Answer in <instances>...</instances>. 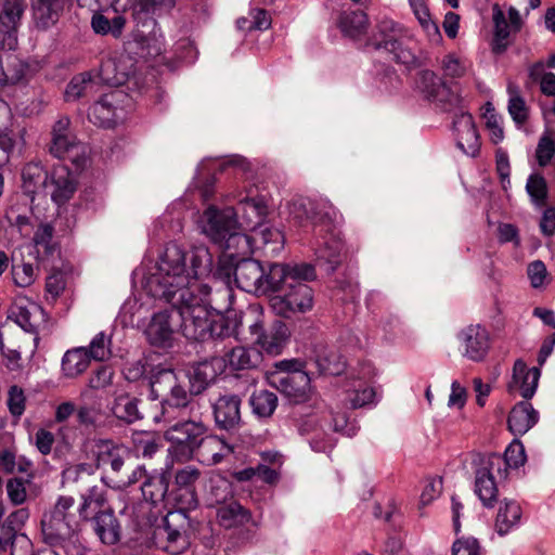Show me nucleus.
I'll use <instances>...</instances> for the list:
<instances>
[{
  "mask_svg": "<svg viewBox=\"0 0 555 555\" xmlns=\"http://www.w3.org/2000/svg\"><path fill=\"white\" fill-rule=\"evenodd\" d=\"M404 30L393 21H383L377 26V33L372 37L371 44L376 49H385L395 54L401 61L398 52L404 39Z\"/></svg>",
  "mask_w": 555,
  "mask_h": 555,
  "instance_id": "18",
  "label": "nucleus"
},
{
  "mask_svg": "<svg viewBox=\"0 0 555 555\" xmlns=\"http://www.w3.org/2000/svg\"><path fill=\"white\" fill-rule=\"evenodd\" d=\"M527 275L533 288H542L550 282L548 271L541 260H534L528 264Z\"/></svg>",
  "mask_w": 555,
  "mask_h": 555,
  "instance_id": "54",
  "label": "nucleus"
},
{
  "mask_svg": "<svg viewBox=\"0 0 555 555\" xmlns=\"http://www.w3.org/2000/svg\"><path fill=\"white\" fill-rule=\"evenodd\" d=\"M241 400L237 396H222L215 406L214 413L217 424L224 428H233L241 420L240 414Z\"/></svg>",
  "mask_w": 555,
  "mask_h": 555,
  "instance_id": "27",
  "label": "nucleus"
},
{
  "mask_svg": "<svg viewBox=\"0 0 555 555\" xmlns=\"http://www.w3.org/2000/svg\"><path fill=\"white\" fill-rule=\"evenodd\" d=\"M495 168L503 188L506 189V184H509L511 165L507 153L502 149L495 152Z\"/></svg>",
  "mask_w": 555,
  "mask_h": 555,
  "instance_id": "62",
  "label": "nucleus"
},
{
  "mask_svg": "<svg viewBox=\"0 0 555 555\" xmlns=\"http://www.w3.org/2000/svg\"><path fill=\"white\" fill-rule=\"evenodd\" d=\"M238 210L244 228L251 230L262 223L267 215V205L261 198H247L240 202Z\"/></svg>",
  "mask_w": 555,
  "mask_h": 555,
  "instance_id": "37",
  "label": "nucleus"
},
{
  "mask_svg": "<svg viewBox=\"0 0 555 555\" xmlns=\"http://www.w3.org/2000/svg\"><path fill=\"white\" fill-rule=\"evenodd\" d=\"M93 530L105 545H114L120 540V528L114 512L102 514L91 520Z\"/></svg>",
  "mask_w": 555,
  "mask_h": 555,
  "instance_id": "33",
  "label": "nucleus"
},
{
  "mask_svg": "<svg viewBox=\"0 0 555 555\" xmlns=\"http://www.w3.org/2000/svg\"><path fill=\"white\" fill-rule=\"evenodd\" d=\"M49 175L40 163L30 162L22 170L23 189L27 194H35L40 185H47Z\"/></svg>",
  "mask_w": 555,
  "mask_h": 555,
  "instance_id": "42",
  "label": "nucleus"
},
{
  "mask_svg": "<svg viewBox=\"0 0 555 555\" xmlns=\"http://www.w3.org/2000/svg\"><path fill=\"white\" fill-rule=\"evenodd\" d=\"M7 403L11 415L20 418L26 409V396L23 388L17 385L11 386L8 391Z\"/></svg>",
  "mask_w": 555,
  "mask_h": 555,
  "instance_id": "53",
  "label": "nucleus"
},
{
  "mask_svg": "<svg viewBox=\"0 0 555 555\" xmlns=\"http://www.w3.org/2000/svg\"><path fill=\"white\" fill-rule=\"evenodd\" d=\"M279 289L281 293L272 295L269 299V305L276 314L289 318L312 309L313 291L306 283L279 284Z\"/></svg>",
  "mask_w": 555,
  "mask_h": 555,
  "instance_id": "7",
  "label": "nucleus"
},
{
  "mask_svg": "<svg viewBox=\"0 0 555 555\" xmlns=\"http://www.w3.org/2000/svg\"><path fill=\"white\" fill-rule=\"evenodd\" d=\"M481 455L486 457L488 461H494V459H500L501 461H503L504 466H502V474L504 476H508L509 469L518 468L526 462L525 448L522 443L519 441H513L506 448L503 455L499 453H487Z\"/></svg>",
  "mask_w": 555,
  "mask_h": 555,
  "instance_id": "38",
  "label": "nucleus"
},
{
  "mask_svg": "<svg viewBox=\"0 0 555 555\" xmlns=\"http://www.w3.org/2000/svg\"><path fill=\"white\" fill-rule=\"evenodd\" d=\"M287 339V327L284 323L278 322L268 332L262 333L257 338V344L270 354H279L281 353L284 344Z\"/></svg>",
  "mask_w": 555,
  "mask_h": 555,
  "instance_id": "39",
  "label": "nucleus"
},
{
  "mask_svg": "<svg viewBox=\"0 0 555 555\" xmlns=\"http://www.w3.org/2000/svg\"><path fill=\"white\" fill-rule=\"evenodd\" d=\"M498 238L500 243H513L520 246L519 230L512 223H500L498 227Z\"/></svg>",
  "mask_w": 555,
  "mask_h": 555,
  "instance_id": "64",
  "label": "nucleus"
},
{
  "mask_svg": "<svg viewBox=\"0 0 555 555\" xmlns=\"http://www.w3.org/2000/svg\"><path fill=\"white\" fill-rule=\"evenodd\" d=\"M263 271L259 262L243 260L235 264L234 281L245 292H256L260 287Z\"/></svg>",
  "mask_w": 555,
  "mask_h": 555,
  "instance_id": "23",
  "label": "nucleus"
},
{
  "mask_svg": "<svg viewBox=\"0 0 555 555\" xmlns=\"http://www.w3.org/2000/svg\"><path fill=\"white\" fill-rule=\"evenodd\" d=\"M87 349L89 353V360L93 359L95 361H104L111 354V350L106 344V337L104 333H99L95 335Z\"/></svg>",
  "mask_w": 555,
  "mask_h": 555,
  "instance_id": "58",
  "label": "nucleus"
},
{
  "mask_svg": "<svg viewBox=\"0 0 555 555\" xmlns=\"http://www.w3.org/2000/svg\"><path fill=\"white\" fill-rule=\"evenodd\" d=\"M26 9L24 0H5L0 10V23L9 30L15 31Z\"/></svg>",
  "mask_w": 555,
  "mask_h": 555,
  "instance_id": "43",
  "label": "nucleus"
},
{
  "mask_svg": "<svg viewBox=\"0 0 555 555\" xmlns=\"http://www.w3.org/2000/svg\"><path fill=\"white\" fill-rule=\"evenodd\" d=\"M92 87V80L89 74L82 73L73 77L68 83L65 96L67 101L77 100L87 94V90Z\"/></svg>",
  "mask_w": 555,
  "mask_h": 555,
  "instance_id": "52",
  "label": "nucleus"
},
{
  "mask_svg": "<svg viewBox=\"0 0 555 555\" xmlns=\"http://www.w3.org/2000/svg\"><path fill=\"white\" fill-rule=\"evenodd\" d=\"M168 479L164 474L150 476L142 485L143 496L152 503L163 501L168 491Z\"/></svg>",
  "mask_w": 555,
  "mask_h": 555,
  "instance_id": "46",
  "label": "nucleus"
},
{
  "mask_svg": "<svg viewBox=\"0 0 555 555\" xmlns=\"http://www.w3.org/2000/svg\"><path fill=\"white\" fill-rule=\"evenodd\" d=\"M206 425L201 418L178 422L165 431V438L171 443L170 454L180 463L188 462L194 456L195 448L206 434Z\"/></svg>",
  "mask_w": 555,
  "mask_h": 555,
  "instance_id": "3",
  "label": "nucleus"
},
{
  "mask_svg": "<svg viewBox=\"0 0 555 555\" xmlns=\"http://www.w3.org/2000/svg\"><path fill=\"white\" fill-rule=\"evenodd\" d=\"M253 412L259 417H270L278 406V397L274 392L261 389L253 393L250 398Z\"/></svg>",
  "mask_w": 555,
  "mask_h": 555,
  "instance_id": "44",
  "label": "nucleus"
},
{
  "mask_svg": "<svg viewBox=\"0 0 555 555\" xmlns=\"http://www.w3.org/2000/svg\"><path fill=\"white\" fill-rule=\"evenodd\" d=\"M526 191L532 203L537 206H545L548 196L546 179L541 172L531 173L526 183Z\"/></svg>",
  "mask_w": 555,
  "mask_h": 555,
  "instance_id": "47",
  "label": "nucleus"
},
{
  "mask_svg": "<svg viewBox=\"0 0 555 555\" xmlns=\"http://www.w3.org/2000/svg\"><path fill=\"white\" fill-rule=\"evenodd\" d=\"M63 11L62 0H34L33 14L39 27L47 28L54 25Z\"/></svg>",
  "mask_w": 555,
  "mask_h": 555,
  "instance_id": "32",
  "label": "nucleus"
},
{
  "mask_svg": "<svg viewBox=\"0 0 555 555\" xmlns=\"http://www.w3.org/2000/svg\"><path fill=\"white\" fill-rule=\"evenodd\" d=\"M503 461H488L478 455L475 467L474 491L486 508H493L499 501V483L507 478L502 474Z\"/></svg>",
  "mask_w": 555,
  "mask_h": 555,
  "instance_id": "6",
  "label": "nucleus"
},
{
  "mask_svg": "<svg viewBox=\"0 0 555 555\" xmlns=\"http://www.w3.org/2000/svg\"><path fill=\"white\" fill-rule=\"evenodd\" d=\"M54 229L51 224H40L35 232L34 242L38 251L46 256H53L59 251V245L53 241Z\"/></svg>",
  "mask_w": 555,
  "mask_h": 555,
  "instance_id": "50",
  "label": "nucleus"
},
{
  "mask_svg": "<svg viewBox=\"0 0 555 555\" xmlns=\"http://www.w3.org/2000/svg\"><path fill=\"white\" fill-rule=\"evenodd\" d=\"M78 508L79 516L85 521H90L102 514L114 512L108 504L107 491L104 487L93 486L81 496Z\"/></svg>",
  "mask_w": 555,
  "mask_h": 555,
  "instance_id": "19",
  "label": "nucleus"
},
{
  "mask_svg": "<svg viewBox=\"0 0 555 555\" xmlns=\"http://www.w3.org/2000/svg\"><path fill=\"white\" fill-rule=\"evenodd\" d=\"M176 0H137L130 7L132 15L137 20L147 16L160 15L173 9Z\"/></svg>",
  "mask_w": 555,
  "mask_h": 555,
  "instance_id": "40",
  "label": "nucleus"
},
{
  "mask_svg": "<svg viewBox=\"0 0 555 555\" xmlns=\"http://www.w3.org/2000/svg\"><path fill=\"white\" fill-rule=\"evenodd\" d=\"M280 390L293 402L298 403L307 399L308 375L300 370L288 371L279 379Z\"/></svg>",
  "mask_w": 555,
  "mask_h": 555,
  "instance_id": "28",
  "label": "nucleus"
},
{
  "mask_svg": "<svg viewBox=\"0 0 555 555\" xmlns=\"http://www.w3.org/2000/svg\"><path fill=\"white\" fill-rule=\"evenodd\" d=\"M78 185L76 175L68 167L61 164L53 166L49 173L47 188L54 204L57 206L66 205L76 194Z\"/></svg>",
  "mask_w": 555,
  "mask_h": 555,
  "instance_id": "10",
  "label": "nucleus"
},
{
  "mask_svg": "<svg viewBox=\"0 0 555 555\" xmlns=\"http://www.w3.org/2000/svg\"><path fill=\"white\" fill-rule=\"evenodd\" d=\"M201 470L194 466H185L177 470L175 482L179 489H184L188 493L185 501L180 502L181 508L194 509L197 506L195 483L201 478Z\"/></svg>",
  "mask_w": 555,
  "mask_h": 555,
  "instance_id": "29",
  "label": "nucleus"
},
{
  "mask_svg": "<svg viewBox=\"0 0 555 555\" xmlns=\"http://www.w3.org/2000/svg\"><path fill=\"white\" fill-rule=\"evenodd\" d=\"M341 400L348 409H360L374 402L375 390L360 378L347 380L341 391Z\"/></svg>",
  "mask_w": 555,
  "mask_h": 555,
  "instance_id": "21",
  "label": "nucleus"
},
{
  "mask_svg": "<svg viewBox=\"0 0 555 555\" xmlns=\"http://www.w3.org/2000/svg\"><path fill=\"white\" fill-rule=\"evenodd\" d=\"M205 223L203 225L204 233L214 242L221 243L227 240V248L232 245L244 244L249 246V237L246 234L237 233L236 214L232 208L218 209L209 206L204 211Z\"/></svg>",
  "mask_w": 555,
  "mask_h": 555,
  "instance_id": "5",
  "label": "nucleus"
},
{
  "mask_svg": "<svg viewBox=\"0 0 555 555\" xmlns=\"http://www.w3.org/2000/svg\"><path fill=\"white\" fill-rule=\"evenodd\" d=\"M522 516V508L515 500H504L495 517V529L503 535L518 526Z\"/></svg>",
  "mask_w": 555,
  "mask_h": 555,
  "instance_id": "30",
  "label": "nucleus"
},
{
  "mask_svg": "<svg viewBox=\"0 0 555 555\" xmlns=\"http://www.w3.org/2000/svg\"><path fill=\"white\" fill-rule=\"evenodd\" d=\"M481 118L483 119L485 127L489 132L490 141L493 144L500 143L504 139L502 117L495 112L490 102L482 106Z\"/></svg>",
  "mask_w": 555,
  "mask_h": 555,
  "instance_id": "45",
  "label": "nucleus"
},
{
  "mask_svg": "<svg viewBox=\"0 0 555 555\" xmlns=\"http://www.w3.org/2000/svg\"><path fill=\"white\" fill-rule=\"evenodd\" d=\"M414 14L420 22L421 26L427 33H434L440 35L439 27L435 21H433L429 9L423 0H418L413 3Z\"/></svg>",
  "mask_w": 555,
  "mask_h": 555,
  "instance_id": "56",
  "label": "nucleus"
},
{
  "mask_svg": "<svg viewBox=\"0 0 555 555\" xmlns=\"http://www.w3.org/2000/svg\"><path fill=\"white\" fill-rule=\"evenodd\" d=\"M90 365L88 349L85 347L68 350L62 360V371L69 378L82 374Z\"/></svg>",
  "mask_w": 555,
  "mask_h": 555,
  "instance_id": "36",
  "label": "nucleus"
},
{
  "mask_svg": "<svg viewBox=\"0 0 555 555\" xmlns=\"http://www.w3.org/2000/svg\"><path fill=\"white\" fill-rule=\"evenodd\" d=\"M7 492L14 505L23 504L27 499L26 486L21 478H11L7 482Z\"/></svg>",
  "mask_w": 555,
  "mask_h": 555,
  "instance_id": "61",
  "label": "nucleus"
},
{
  "mask_svg": "<svg viewBox=\"0 0 555 555\" xmlns=\"http://www.w3.org/2000/svg\"><path fill=\"white\" fill-rule=\"evenodd\" d=\"M210 272V259L206 250L191 256V269L185 268V253L177 245H169L159 263V273L153 275L147 287L152 296H170L177 289H188L203 295L210 294L202 278Z\"/></svg>",
  "mask_w": 555,
  "mask_h": 555,
  "instance_id": "1",
  "label": "nucleus"
},
{
  "mask_svg": "<svg viewBox=\"0 0 555 555\" xmlns=\"http://www.w3.org/2000/svg\"><path fill=\"white\" fill-rule=\"evenodd\" d=\"M49 153L59 159H70L76 169H82L87 164V147L70 129V119L61 117L51 130Z\"/></svg>",
  "mask_w": 555,
  "mask_h": 555,
  "instance_id": "4",
  "label": "nucleus"
},
{
  "mask_svg": "<svg viewBox=\"0 0 555 555\" xmlns=\"http://www.w3.org/2000/svg\"><path fill=\"white\" fill-rule=\"evenodd\" d=\"M461 340L464 347V357L474 361H483L491 349L490 332L480 324H472L461 333Z\"/></svg>",
  "mask_w": 555,
  "mask_h": 555,
  "instance_id": "11",
  "label": "nucleus"
},
{
  "mask_svg": "<svg viewBox=\"0 0 555 555\" xmlns=\"http://www.w3.org/2000/svg\"><path fill=\"white\" fill-rule=\"evenodd\" d=\"M534 158L540 168L551 167L555 179V130L546 129L539 139Z\"/></svg>",
  "mask_w": 555,
  "mask_h": 555,
  "instance_id": "35",
  "label": "nucleus"
},
{
  "mask_svg": "<svg viewBox=\"0 0 555 555\" xmlns=\"http://www.w3.org/2000/svg\"><path fill=\"white\" fill-rule=\"evenodd\" d=\"M250 517L249 511L236 501L223 503L217 509L218 522L224 528L244 525L250 520Z\"/></svg>",
  "mask_w": 555,
  "mask_h": 555,
  "instance_id": "34",
  "label": "nucleus"
},
{
  "mask_svg": "<svg viewBox=\"0 0 555 555\" xmlns=\"http://www.w3.org/2000/svg\"><path fill=\"white\" fill-rule=\"evenodd\" d=\"M113 414L127 423H133L140 418L137 399L129 395L118 396L112 406Z\"/></svg>",
  "mask_w": 555,
  "mask_h": 555,
  "instance_id": "48",
  "label": "nucleus"
},
{
  "mask_svg": "<svg viewBox=\"0 0 555 555\" xmlns=\"http://www.w3.org/2000/svg\"><path fill=\"white\" fill-rule=\"evenodd\" d=\"M540 378L538 367H528L527 363L517 359L513 365L512 380L508 383L511 393H519L525 399H530L534 395Z\"/></svg>",
  "mask_w": 555,
  "mask_h": 555,
  "instance_id": "13",
  "label": "nucleus"
},
{
  "mask_svg": "<svg viewBox=\"0 0 555 555\" xmlns=\"http://www.w3.org/2000/svg\"><path fill=\"white\" fill-rule=\"evenodd\" d=\"M492 20L494 23L492 51L500 54L509 46L511 36L520 30L522 21L515 8H509L506 15L499 4L492 7Z\"/></svg>",
  "mask_w": 555,
  "mask_h": 555,
  "instance_id": "9",
  "label": "nucleus"
},
{
  "mask_svg": "<svg viewBox=\"0 0 555 555\" xmlns=\"http://www.w3.org/2000/svg\"><path fill=\"white\" fill-rule=\"evenodd\" d=\"M538 412L529 402H519L513 406L507 418L508 429L514 435H524L538 422Z\"/></svg>",
  "mask_w": 555,
  "mask_h": 555,
  "instance_id": "26",
  "label": "nucleus"
},
{
  "mask_svg": "<svg viewBox=\"0 0 555 555\" xmlns=\"http://www.w3.org/2000/svg\"><path fill=\"white\" fill-rule=\"evenodd\" d=\"M233 452V448L222 438L209 435L201 438L194 456L205 465H216Z\"/></svg>",
  "mask_w": 555,
  "mask_h": 555,
  "instance_id": "17",
  "label": "nucleus"
},
{
  "mask_svg": "<svg viewBox=\"0 0 555 555\" xmlns=\"http://www.w3.org/2000/svg\"><path fill=\"white\" fill-rule=\"evenodd\" d=\"M95 448L98 467L109 466L113 472L119 473L129 451L112 440H100Z\"/></svg>",
  "mask_w": 555,
  "mask_h": 555,
  "instance_id": "22",
  "label": "nucleus"
},
{
  "mask_svg": "<svg viewBox=\"0 0 555 555\" xmlns=\"http://www.w3.org/2000/svg\"><path fill=\"white\" fill-rule=\"evenodd\" d=\"M126 26V18L121 15H116L113 20H108L102 13H94L91 18V27L93 31L101 36L112 35L114 38H119Z\"/></svg>",
  "mask_w": 555,
  "mask_h": 555,
  "instance_id": "41",
  "label": "nucleus"
},
{
  "mask_svg": "<svg viewBox=\"0 0 555 555\" xmlns=\"http://www.w3.org/2000/svg\"><path fill=\"white\" fill-rule=\"evenodd\" d=\"M315 279V269L308 263L296 266L274 264L271 267L267 276L268 283L272 289L279 288V284L298 283L304 281H312Z\"/></svg>",
  "mask_w": 555,
  "mask_h": 555,
  "instance_id": "15",
  "label": "nucleus"
},
{
  "mask_svg": "<svg viewBox=\"0 0 555 555\" xmlns=\"http://www.w3.org/2000/svg\"><path fill=\"white\" fill-rule=\"evenodd\" d=\"M322 361L323 363H321V366L323 371L330 375H339L346 367V361L344 358L335 352H331Z\"/></svg>",
  "mask_w": 555,
  "mask_h": 555,
  "instance_id": "63",
  "label": "nucleus"
},
{
  "mask_svg": "<svg viewBox=\"0 0 555 555\" xmlns=\"http://www.w3.org/2000/svg\"><path fill=\"white\" fill-rule=\"evenodd\" d=\"M66 288V276L60 270H53L46 280V293L55 301Z\"/></svg>",
  "mask_w": 555,
  "mask_h": 555,
  "instance_id": "55",
  "label": "nucleus"
},
{
  "mask_svg": "<svg viewBox=\"0 0 555 555\" xmlns=\"http://www.w3.org/2000/svg\"><path fill=\"white\" fill-rule=\"evenodd\" d=\"M120 95L117 91L104 94L90 107L89 120L99 127H111L115 121V104Z\"/></svg>",
  "mask_w": 555,
  "mask_h": 555,
  "instance_id": "25",
  "label": "nucleus"
},
{
  "mask_svg": "<svg viewBox=\"0 0 555 555\" xmlns=\"http://www.w3.org/2000/svg\"><path fill=\"white\" fill-rule=\"evenodd\" d=\"M442 491V479L439 477H430L424 481L421 493V503L427 505L437 499Z\"/></svg>",
  "mask_w": 555,
  "mask_h": 555,
  "instance_id": "60",
  "label": "nucleus"
},
{
  "mask_svg": "<svg viewBox=\"0 0 555 555\" xmlns=\"http://www.w3.org/2000/svg\"><path fill=\"white\" fill-rule=\"evenodd\" d=\"M209 295L188 289L172 292L168 296H154L164 299L176 308L181 317L182 334L191 340H205L228 335L229 326L223 315L209 307Z\"/></svg>",
  "mask_w": 555,
  "mask_h": 555,
  "instance_id": "2",
  "label": "nucleus"
},
{
  "mask_svg": "<svg viewBox=\"0 0 555 555\" xmlns=\"http://www.w3.org/2000/svg\"><path fill=\"white\" fill-rule=\"evenodd\" d=\"M337 27L344 36L357 40L366 35L370 18L362 10L344 11L338 17Z\"/></svg>",
  "mask_w": 555,
  "mask_h": 555,
  "instance_id": "24",
  "label": "nucleus"
},
{
  "mask_svg": "<svg viewBox=\"0 0 555 555\" xmlns=\"http://www.w3.org/2000/svg\"><path fill=\"white\" fill-rule=\"evenodd\" d=\"M29 517L27 508H18L12 512L5 522L1 526L0 531L7 534V540H15L16 532L22 529Z\"/></svg>",
  "mask_w": 555,
  "mask_h": 555,
  "instance_id": "51",
  "label": "nucleus"
},
{
  "mask_svg": "<svg viewBox=\"0 0 555 555\" xmlns=\"http://www.w3.org/2000/svg\"><path fill=\"white\" fill-rule=\"evenodd\" d=\"M453 129L457 146L467 155L476 156L481 146L480 137L474 117L469 113H461L453 120Z\"/></svg>",
  "mask_w": 555,
  "mask_h": 555,
  "instance_id": "12",
  "label": "nucleus"
},
{
  "mask_svg": "<svg viewBox=\"0 0 555 555\" xmlns=\"http://www.w3.org/2000/svg\"><path fill=\"white\" fill-rule=\"evenodd\" d=\"M133 73L134 60L126 53L103 61L100 67L102 80L113 87L125 85Z\"/></svg>",
  "mask_w": 555,
  "mask_h": 555,
  "instance_id": "14",
  "label": "nucleus"
},
{
  "mask_svg": "<svg viewBox=\"0 0 555 555\" xmlns=\"http://www.w3.org/2000/svg\"><path fill=\"white\" fill-rule=\"evenodd\" d=\"M147 341L157 348H169L173 341V330L170 324V315L167 311L155 313L146 330Z\"/></svg>",
  "mask_w": 555,
  "mask_h": 555,
  "instance_id": "20",
  "label": "nucleus"
},
{
  "mask_svg": "<svg viewBox=\"0 0 555 555\" xmlns=\"http://www.w3.org/2000/svg\"><path fill=\"white\" fill-rule=\"evenodd\" d=\"M12 274L14 283L20 287L30 286L36 280L35 268L31 263L13 267Z\"/></svg>",
  "mask_w": 555,
  "mask_h": 555,
  "instance_id": "59",
  "label": "nucleus"
},
{
  "mask_svg": "<svg viewBox=\"0 0 555 555\" xmlns=\"http://www.w3.org/2000/svg\"><path fill=\"white\" fill-rule=\"evenodd\" d=\"M152 392L159 396L160 392L167 388L170 389V398L166 403L170 406L190 408L191 412L199 409L198 401L194 400L192 396L180 385H176V374L172 370H158L152 375L151 378Z\"/></svg>",
  "mask_w": 555,
  "mask_h": 555,
  "instance_id": "8",
  "label": "nucleus"
},
{
  "mask_svg": "<svg viewBox=\"0 0 555 555\" xmlns=\"http://www.w3.org/2000/svg\"><path fill=\"white\" fill-rule=\"evenodd\" d=\"M509 94L508 113L514 121L524 125L528 120L529 109L525 100L520 96L517 86L509 83L507 87Z\"/></svg>",
  "mask_w": 555,
  "mask_h": 555,
  "instance_id": "49",
  "label": "nucleus"
},
{
  "mask_svg": "<svg viewBox=\"0 0 555 555\" xmlns=\"http://www.w3.org/2000/svg\"><path fill=\"white\" fill-rule=\"evenodd\" d=\"M259 353L244 346H236L223 356L225 367L230 371H243L253 369L259 360Z\"/></svg>",
  "mask_w": 555,
  "mask_h": 555,
  "instance_id": "31",
  "label": "nucleus"
},
{
  "mask_svg": "<svg viewBox=\"0 0 555 555\" xmlns=\"http://www.w3.org/2000/svg\"><path fill=\"white\" fill-rule=\"evenodd\" d=\"M75 500L73 496H61L55 503L48 521H42L51 530V534L63 537L70 532L75 514L72 513Z\"/></svg>",
  "mask_w": 555,
  "mask_h": 555,
  "instance_id": "16",
  "label": "nucleus"
},
{
  "mask_svg": "<svg viewBox=\"0 0 555 555\" xmlns=\"http://www.w3.org/2000/svg\"><path fill=\"white\" fill-rule=\"evenodd\" d=\"M452 555H481V546L473 537H462L454 541Z\"/></svg>",
  "mask_w": 555,
  "mask_h": 555,
  "instance_id": "57",
  "label": "nucleus"
}]
</instances>
